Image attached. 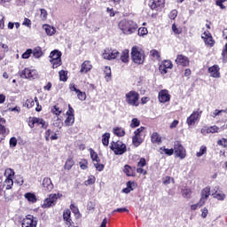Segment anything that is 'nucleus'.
Instances as JSON below:
<instances>
[{
	"instance_id": "nucleus-29",
	"label": "nucleus",
	"mask_w": 227,
	"mask_h": 227,
	"mask_svg": "<svg viewBox=\"0 0 227 227\" xmlns=\"http://www.w3.org/2000/svg\"><path fill=\"white\" fill-rule=\"evenodd\" d=\"M46 35H49V36H52V35H54V33H56V28H54L53 27H51L49 25H44L43 26Z\"/></svg>"
},
{
	"instance_id": "nucleus-28",
	"label": "nucleus",
	"mask_w": 227,
	"mask_h": 227,
	"mask_svg": "<svg viewBox=\"0 0 227 227\" xmlns=\"http://www.w3.org/2000/svg\"><path fill=\"white\" fill-rule=\"evenodd\" d=\"M32 54L34 58H36L38 59L39 58H42V56H43V51H42L41 47L37 46L32 50Z\"/></svg>"
},
{
	"instance_id": "nucleus-47",
	"label": "nucleus",
	"mask_w": 227,
	"mask_h": 227,
	"mask_svg": "<svg viewBox=\"0 0 227 227\" xmlns=\"http://www.w3.org/2000/svg\"><path fill=\"white\" fill-rule=\"evenodd\" d=\"M207 153V146L202 145L200 146V152L197 153V157H202V155H205Z\"/></svg>"
},
{
	"instance_id": "nucleus-41",
	"label": "nucleus",
	"mask_w": 227,
	"mask_h": 227,
	"mask_svg": "<svg viewBox=\"0 0 227 227\" xmlns=\"http://www.w3.org/2000/svg\"><path fill=\"white\" fill-rule=\"evenodd\" d=\"M34 106H35V100L33 98L27 99L25 103V107H27V109H31V107H33Z\"/></svg>"
},
{
	"instance_id": "nucleus-22",
	"label": "nucleus",
	"mask_w": 227,
	"mask_h": 227,
	"mask_svg": "<svg viewBox=\"0 0 227 227\" xmlns=\"http://www.w3.org/2000/svg\"><path fill=\"white\" fill-rule=\"evenodd\" d=\"M91 68H93L91 62L90 60H85L81 66L80 74H88Z\"/></svg>"
},
{
	"instance_id": "nucleus-2",
	"label": "nucleus",
	"mask_w": 227,
	"mask_h": 227,
	"mask_svg": "<svg viewBox=\"0 0 227 227\" xmlns=\"http://www.w3.org/2000/svg\"><path fill=\"white\" fill-rule=\"evenodd\" d=\"M125 101L129 106L137 107L139 106V93L135 90H130L125 95Z\"/></svg>"
},
{
	"instance_id": "nucleus-50",
	"label": "nucleus",
	"mask_w": 227,
	"mask_h": 227,
	"mask_svg": "<svg viewBox=\"0 0 227 227\" xmlns=\"http://www.w3.org/2000/svg\"><path fill=\"white\" fill-rule=\"evenodd\" d=\"M227 0H215L216 6H219L221 10H226V6L223 3H226Z\"/></svg>"
},
{
	"instance_id": "nucleus-38",
	"label": "nucleus",
	"mask_w": 227,
	"mask_h": 227,
	"mask_svg": "<svg viewBox=\"0 0 227 227\" xmlns=\"http://www.w3.org/2000/svg\"><path fill=\"white\" fill-rule=\"evenodd\" d=\"M4 176L6 178H13V176H15V171L12 168H6L4 171Z\"/></svg>"
},
{
	"instance_id": "nucleus-57",
	"label": "nucleus",
	"mask_w": 227,
	"mask_h": 227,
	"mask_svg": "<svg viewBox=\"0 0 227 227\" xmlns=\"http://www.w3.org/2000/svg\"><path fill=\"white\" fill-rule=\"evenodd\" d=\"M172 31L175 33V35H180L182 33V29L176 27V25H172Z\"/></svg>"
},
{
	"instance_id": "nucleus-45",
	"label": "nucleus",
	"mask_w": 227,
	"mask_h": 227,
	"mask_svg": "<svg viewBox=\"0 0 227 227\" xmlns=\"http://www.w3.org/2000/svg\"><path fill=\"white\" fill-rule=\"evenodd\" d=\"M176 17H178V11L174 9L168 14V18L171 19V20H175Z\"/></svg>"
},
{
	"instance_id": "nucleus-12",
	"label": "nucleus",
	"mask_w": 227,
	"mask_h": 227,
	"mask_svg": "<svg viewBox=\"0 0 227 227\" xmlns=\"http://www.w3.org/2000/svg\"><path fill=\"white\" fill-rule=\"evenodd\" d=\"M20 77L22 79H36V70H31L29 68H25L20 73Z\"/></svg>"
},
{
	"instance_id": "nucleus-63",
	"label": "nucleus",
	"mask_w": 227,
	"mask_h": 227,
	"mask_svg": "<svg viewBox=\"0 0 227 227\" xmlns=\"http://www.w3.org/2000/svg\"><path fill=\"white\" fill-rule=\"evenodd\" d=\"M143 130H145V127H140L138 128L135 132V136H141V133L143 132Z\"/></svg>"
},
{
	"instance_id": "nucleus-9",
	"label": "nucleus",
	"mask_w": 227,
	"mask_h": 227,
	"mask_svg": "<svg viewBox=\"0 0 227 227\" xmlns=\"http://www.w3.org/2000/svg\"><path fill=\"white\" fill-rule=\"evenodd\" d=\"M174 152L176 157H179V159H185V157H187V153L185 152V148H184V145H182V143H180V141L175 142Z\"/></svg>"
},
{
	"instance_id": "nucleus-27",
	"label": "nucleus",
	"mask_w": 227,
	"mask_h": 227,
	"mask_svg": "<svg viewBox=\"0 0 227 227\" xmlns=\"http://www.w3.org/2000/svg\"><path fill=\"white\" fill-rule=\"evenodd\" d=\"M143 141H145V139H143V137H141V135H135L132 137V143H133L134 146H136V148H137V146H140L141 144L143 143Z\"/></svg>"
},
{
	"instance_id": "nucleus-55",
	"label": "nucleus",
	"mask_w": 227,
	"mask_h": 227,
	"mask_svg": "<svg viewBox=\"0 0 227 227\" xmlns=\"http://www.w3.org/2000/svg\"><path fill=\"white\" fill-rule=\"evenodd\" d=\"M146 166V160L145 158H141L137 162V168H145Z\"/></svg>"
},
{
	"instance_id": "nucleus-11",
	"label": "nucleus",
	"mask_w": 227,
	"mask_h": 227,
	"mask_svg": "<svg viewBox=\"0 0 227 227\" xmlns=\"http://www.w3.org/2000/svg\"><path fill=\"white\" fill-rule=\"evenodd\" d=\"M28 125L30 129H34L35 125H42V129H47V127L49 126L47 122L43 121V119L38 117L31 118V120L28 122Z\"/></svg>"
},
{
	"instance_id": "nucleus-58",
	"label": "nucleus",
	"mask_w": 227,
	"mask_h": 227,
	"mask_svg": "<svg viewBox=\"0 0 227 227\" xmlns=\"http://www.w3.org/2000/svg\"><path fill=\"white\" fill-rule=\"evenodd\" d=\"M201 207H203V205H201V200H200L199 203L192 205L191 209L192 210H198V207L201 208Z\"/></svg>"
},
{
	"instance_id": "nucleus-21",
	"label": "nucleus",
	"mask_w": 227,
	"mask_h": 227,
	"mask_svg": "<svg viewBox=\"0 0 227 227\" xmlns=\"http://www.w3.org/2000/svg\"><path fill=\"white\" fill-rule=\"evenodd\" d=\"M173 68V63L171 60H164L162 65L160 66L161 74H168V69Z\"/></svg>"
},
{
	"instance_id": "nucleus-43",
	"label": "nucleus",
	"mask_w": 227,
	"mask_h": 227,
	"mask_svg": "<svg viewBox=\"0 0 227 227\" xmlns=\"http://www.w3.org/2000/svg\"><path fill=\"white\" fill-rule=\"evenodd\" d=\"M95 180H96L95 176H90L88 177V180H86L84 184L85 185H93V184H95Z\"/></svg>"
},
{
	"instance_id": "nucleus-61",
	"label": "nucleus",
	"mask_w": 227,
	"mask_h": 227,
	"mask_svg": "<svg viewBox=\"0 0 227 227\" xmlns=\"http://www.w3.org/2000/svg\"><path fill=\"white\" fill-rule=\"evenodd\" d=\"M81 169L88 168V161H80L79 163Z\"/></svg>"
},
{
	"instance_id": "nucleus-54",
	"label": "nucleus",
	"mask_w": 227,
	"mask_h": 227,
	"mask_svg": "<svg viewBox=\"0 0 227 227\" xmlns=\"http://www.w3.org/2000/svg\"><path fill=\"white\" fill-rule=\"evenodd\" d=\"M40 12H41L40 17H41L42 20H47V15H48L47 10L41 9Z\"/></svg>"
},
{
	"instance_id": "nucleus-18",
	"label": "nucleus",
	"mask_w": 227,
	"mask_h": 227,
	"mask_svg": "<svg viewBox=\"0 0 227 227\" xmlns=\"http://www.w3.org/2000/svg\"><path fill=\"white\" fill-rule=\"evenodd\" d=\"M43 187L44 191H48L49 192H51V191L54 189V184H52V180H51V178L49 177H44L43 180Z\"/></svg>"
},
{
	"instance_id": "nucleus-62",
	"label": "nucleus",
	"mask_w": 227,
	"mask_h": 227,
	"mask_svg": "<svg viewBox=\"0 0 227 227\" xmlns=\"http://www.w3.org/2000/svg\"><path fill=\"white\" fill-rule=\"evenodd\" d=\"M135 185H136V184H134V182L129 181L127 183V187L129 188V191H134Z\"/></svg>"
},
{
	"instance_id": "nucleus-60",
	"label": "nucleus",
	"mask_w": 227,
	"mask_h": 227,
	"mask_svg": "<svg viewBox=\"0 0 227 227\" xmlns=\"http://www.w3.org/2000/svg\"><path fill=\"white\" fill-rule=\"evenodd\" d=\"M22 25L27 26V27H31V20L25 18Z\"/></svg>"
},
{
	"instance_id": "nucleus-30",
	"label": "nucleus",
	"mask_w": 227,
	"mask_h": 227,
	"mask_svg": "<svg viewBox=\"0 0 227 227\" xmlns=\"http://www.w3.org/2000/svg\"><path fill=\"white\" fill-rule=\"evenodd\" d=\"M217 191H219V186H215L212 190L214 198H217V200H224V194L217 193Z\"/></svg>"
},
{
	"instance_id": "nucleus-48",
	"label": "nucleus",
	"mask_w": 227,
	"mask_h": 227,
	"mask_svg": "<svg viewBox=\"0 0 227 227\" xmlns=\"http://www.w3.org/2000/svg\"><path fill=\"white\" fill-rule=\"evenodd\" d=\"M6 135H8V129L3 124H0V136L4 137Z\"/></svg>"
},
{
	"instance_id": "nucleus-17",
	"label": "nucleus",
	"mask_w": 227,
	"mask_h": 227,
	"mask_svg": "<svg viewBox=\"0 0 227 227\" xmlns=\"http://www.w3.org/2000/svg\"><path fill=\"white\" fill-rule=\"evenodd\" d=\"M208 196H210V187L207 186L201 191L200 205H205Z\"/></svg>"
},
{
	"instance_id": "nucleus-59",
	"label": "nucleus",
	"mask_w": 227,
	"mask_h": 227,
	"mask_svg": "<svg viewBox=\"0 0 227 227\" xmlns=\"http://www.w3.org/2000/svg\"><path fill=\"white\" fill-rule=\"evenodd\" d=\"M222 113H223L222 110H217V109H215V110L212 113L211 116H212V118H215L216 116H221V114H222Z\"/></svg>"
},
{
	"instance_id": "nucleus-51",
	"label": "nucleus",
	"mask_w": 227,
	"mask_h": 227,
	"mask_svg": "<svg viewBox=\"0 0 227 227\" xmlns=\"http://www.w3.org/2000/svg\"><path fill=\"white\" fill-rule=\"evenodd\" d=\"M145 35H148V29L146 27L138 28V36H145Z\"/></svg>"
},
{
	"instance_id": "nucleus-10",
	"label": "nucleus",
	"mask_w": 227,
	"mask_h": 227,
	"mask_svg": "<svg viewBox=\"0 0 227 227\" xmlns=\"http://www.w3.org/2000/svg\"><path fill=\"white\" fill-rule=\"evenodd\" d=\"M90 159L94 163V166L98 171H104V164H100V158L98 154L93 149H90Z\"/></svg>"
},
{
	"instance_id": "nucleus-56",
	"label": "nucleus",
	"mask_w": 227,
	"mask_h": 227,
	"mask_svg": "<svg viewBox=\"0 0 227 227\" xmlns=\"http://www.w3.org/2000/svg\"><path fill=\"white\" fill-rule=\"evenodd\" d=\"M10 146L11 148H15V146H17V138L15 137H12L11 139H10Z\"/></svg>"
},
{
	"instance_id": "nucleus-31",
	"label": "nucleus",
	"mask_w": 227,
	"mask_h": 227,
	"mask_svg": "<svg viewBox=\"0 0 227 227\" xmlns=\"http://www.w3.org/2000/svg\"><path fill=\"white\" fill-rule=\"evenodd\" d=\"M75 121V117H74V114L67 115L65 124L67 127H71V125H74V122Z\"/></svg>"
},
{
	"instance_id": "nucleus-16",
	"label": "nucleus",
	"mask_w": 227,
	"mask_h": 227,
	"mask_svg": "<svg viewBox=\"0 0 227 227\" xmlns=\"http://www.w3.org/2000/svg\"><path fill=\"white\" fill-rule=\"evenodd\" d=\"M201 38L204 40L206 45L213 47L215 42L214 38H212V35L209 32H204Z\"/></svg>"
},
{
	"instance_id": "nucleus-6",
	"label": "nucleus",
	"mask_w": 227,
	"mask_h": 227,
	"mask_svg": "<svg viewBox=\"0 0 227 227\" xmlns=\"http://www.w3.org/2000/svg\"><path fill=\"white\" fill-rule=\"evenodd\" d=\"M201 114H203V111L198 109L197 111H193L192 114L187 118L186 123L188 127H194L198 121H200V118H201Z\"/></svg>"
},
{
	"instance_id": "nucleus-34",
	"label": "nucleus",
	"mask_w": 227,
	"mask_h": 227,
	"mask_svg": "<svg viewBox=\"0 0 227 227\" xmlns=\"http://www.w3.org/2000/svg\"><path fill=\"white\" fill-rule=\"evenodd\" d=\"M111 137V134L110 133H105L102 136V144L104 145V146H109V139Z\"/></svg>"
},
{
	"instance_id": "nucleus-64",
	"label": "nucleus",
	"mask_w": 227,
	"mask_h": 227,
	"mask_svg": "<svg viewBox=\"0 0 227 227\" xmlns=\"http://www.w3.org/2000/svg\"><path fill=\"white\" fill-rule=\"evenodd\" d=\"M114 212H119V213H123V212H129V209H127L126 207H119V208H117V209H114Z\"/></svg>"
},
{
	"instance_id": "nucleus-19",
	"label": "nucleus",
	"mask_w": 227,
	"mask_h": 227,
	"mask_svg": "<svg viewBox=\"0 0 227 227\" xmlns=\"http://www.w3.org/2000/svg\"><path fill=\"white\" fill-rule=\"evenodd\" d=\"M118 56H120V51L117 50H114L110 53L105 51L103 53L104 59H116Z\"/></svg>"
},
{
	"instance_id": "nucleus-14",
	"label": "nucleus",
	"mask_w": 227,
	"mask_h": 227,
	"mask_svg": "<svg viewBox=\"0 0 227 227\" xmlns=\"http://www.w3.org/2000/svg\"><path fill=\"white\" fill-rule=\"evenodd\" d=\"M166 1L165 0H153L149 6L152 10H155L156 12H160L162 8H164Z\"/></svg>"
},
{
	"instance_id": "nucleus-32",
	"label": "nucleus",
	"mask_w": 227,
	"mask_h": 227,
	"mask_svg": "<svg viewBox=\"0 0 227 227\" xmlns=\"http://www.w3.org/2000/svg\"><path fill=\"white\" fill-rule=\"evenodd\" d=\"M51 113L56 114V116H59L63 113V108L59 107V105H55L51 108Z\"/></svg>"
},
{
	"instance_id": "nucleus-24",
	"label": "nucleus",
	"mask_w": 227,
	"mask_h": 227,
	"mask_svg": "<svg viewBox=\"0 0 227 227\" xmlns=\"http://www.w3.org/2000/svg\"><path fill=\"white\" fill-rule=\"evenodd\" d=\"M215 132H219V127L217 126H211L210 128H203L201 129V134L204 136L206 134H215Z\"/></svg>"
},
{
	"instance_id": "nucleus-25",
	"label": "nucleus",
	"mask_w": 227,
	"mask_h": 227,
	"mask_svg": "<svg viewBox=\"0 0 227 227\" xmlns=\"http://www.w3.org/2000/svg\"><path fill=\"white\" fill-rule=\"evenodd\" d=\"M71 215H72V212L70 211V209H66L64 212H63V219L64 221H66L67 224L68 226H72V218H71Z\"/></svg>"
},
{
	"instance_id": "nucleus-44",
	"label": "nucleus",
	"mask_w": 227,
	"mask_h": 227,
	"mask_svg": "<svg viewBox=\"0 0 227 227\" xmlns=\"http://www.w3.org/2000/svg\"><path fill=\"white\" fill-rule=\"evenodd\" d=\"M160 150H161V152H164L166 155H173V153H175L174 149H168L166 147H161L160 148Z\"/></svg>"
},
{
	"instance_id": "nucleus-42",
	"label": "nucleus",
	"mask_w": 227,
	"mask_h": 227,
	"mask_svg": "<svg viewBox=\"0 0 227 227\" xmlns=\"http://www.w3.org/2000/svg\"><path fill=\"white\" fill-rule=\"evenodd\" d=\"M139 125H141V121H139L137 118L132 119L130 123L131 129H136V127H139Z\"/></svg>"
},
{
	"instance_id": "nucleus-15",
	"label": "nucleus",
	"mask_w": 227,
	"mask_h": 227,
	"mask_svg": "<svg viewBox=\"0 0 227 227\" xmlns=\"http://www.w3.org/2000/svg\"><path fill=\"white\" fill-rule=\"evenodd\" d=\"M219 66L215 65L208 68V73L210 74V77H214L215 79L221 78V73L219 72Z\"/></svg>"
},
{
	"instance_id": "nucleus-5",
	"label": "nucleus",
	"mask_w": 227,
	"mask_h": 227,
	"mask_svg": "<svg viewBox=\"0 0 227 227\" xmlns=\"http://www.w3.org/2000/svg\"><path fill=\"white\" fill-rule=\"evenodd\" d=\"M61 56L62 53L59 50H54L50 53V63L52 64V68L61 67Z\"/></svg>"
},
{
	"instance_id": "nucleus-46",
	"label": "nucleus",
	"mask_w": 227,
	"mask_h": 227,
	"mask_svg": "<svg viewBox=\"0 0 227 227\" xmlns=\"http://www.w3.org/2000/svg\"><path fill=\"white\" fill-rule=\"evenodd\" d=\"M6 189H12L13 187V178H6L5 179Z\"/></svg>"
},
{
	"instance_id": "nucleus-8",
	"label": "nucleus",
	"mask_w": 227,
	"mask_h": 227,
	"mask_svg": "<svg viewBox=\"0 0 227 227\" xmlns=\"http://www.w3.org/2000/svg\"><path fill=\"white\" fill-rule=\"evenodd\" d=\"M38 225V218L33 215H27L22 220V227H36Z\"/></svg>"
},
{
	"instance_id": "nucleus-13",
	"label": "nucleus",
	"mask_w": 227,
	"mask_h": 227,
	"mask_svg": "<svg viewBox=\"0 0 227 227\" xmlns=\"http://www.w3.org/2000/svg\"><path fill=\"white\" fill-rule=\"evenodd\" d=\"M158 98L161 104H166V102H169V100H171V95H169V91H168V90H162L159 92Z\"/></svg>"
},
{
	"instance_id": "nucleus-52",
	"label": "nucleus",
	"mask_w": 227,
	"mask_h": 227,
	"mask_svg": "<svg viewBox=\"0 0 227 227\" xmlns=\"http://www.w3.org/2000/svg\"><path fill=\"white\" fill-rule=\"evenodd\" d=\"M59 74L60 81H63V82H67V80L68 79L67 77V73L64 70H61Z\"/></svg>"
},
{
	"instance_id": "nucleus-1",
	"label": "nucleus",
	"mask_w": 227,
	"mask_h": 227,
	"mask_svg": "<svg viewBox=\"0 0 227 227\" xmlns=\"http://www.w3.org/2000/svg\"><path fill=\"white\" fill-rule=\"evenodd\" d=\"M119 29L122 31L123 35H132L137 31V23L132 20L123 19L118 24Z\"/></svg>"
},
{
	"instance_id": "nucleus-39",
	"label": "nucleus",
	"mask_w": 227,
	"mask_h": 227,
	"mask_svg": "<svg viewBox=\"0 0 227 227\" xmlns=\"http://www.w3.org/2000/svg\"><path fill=\"white\" fill-rule=\"evenodd\" d=\"M74 160L72 158L67 159V160L65 163V169H67L69 171V169H72V167L74 166Z\"/></svg>"
},
{
	"instance_id": "nucleus-23",
	"label": "nucleus",
	"mask_w": 227,
	"mask_h": 227,
	"mask_svg": "<svg viewBox=\"0 0 227 227\" xmlns=\"http://www.w3.org/2000/svg\"><path fill=\"white\" fill-rule=\"evenodd\" d=\"M123 173L127 176H136V167H130L129 165H125L123 168Z\"/></svg>"
},
{
	"instance_id": "nucleus-26",
	"label": "nucleus",
	"mask_w": 227,
	"mask_h": 227,
	"mask_svg": "<svg viewBox=\"0 0 227 227\" xmlns=\"http://www.w3.org/2000/svg\"><path fill=\"white\" fill-rule=\"evenodd\" d=\"M151 141L153 145H160L162 143V137L159 133L153 132L151 136Z\"/></svg>"
},
{
	"instance_id": "nucleus-53",
	"label": "nucleus",
	"mask_w": 227,
	"mask_h": 227,
	"mask_svg": "<svg viewBox=\"0 0 227 227\" xmlns=\"http://www.w3.org/2000/svg\"><path fill=\"white\" fill-rule=\"evenodd\" d=\"M70 209L72 210L73 214H74V215H81V214L79 213V207H75V205L71 204Z\"/></svg>"
},
{
	"instance_id": "nucleus-40",
	"label": "nucleus",
	"mask_w": 227,
	"mask_h": 227,
	"mask_svg": "<svg viewBox=\"0 0 227 227\" xmlns=\"http://www.w3.org/2000/svg\"><path fill=\"white\" fill-rule=\"evenodd\" d=\"M31 54H33V50L32 49H27L21 56L23 59H29L31 57Z\"/></svg>"
},
{
	"instance_id": "nucleus-35",
	"label": "nucleus",
	"mask_w": 227,
	"mask_h": 227,
	"mask_svg": "<svg viewBox=\"0 0 227 227\" xmlns=\"http://www.w3.org/2000/svg\"><path fill=\"white\" fill-rule=\"evenodd\" d=\"M183 198L189 199L191 198V195L192 194V192L190 188H184L181 191Z\"/></svg>"
},
{
	"instance_id": "nucleus-36",
	"label": "nucleus",
	"mask_w": 227,
	"mask_h": 227,
	"mask_svg": "<svg viewBox=\"0 0 227 227\" xmlns=\"http://www.w3.org/2000/svg\"><path fill=\"white\" fill-rule=\"evenodd\" d=\"M122 63H129V50H124L121 55Z\"/></svg>"
},
{
	"instance_id": "nucleus-37",
	"label": "nucleus",
	"mask_w": 227,
	"mask_h": 227,
	"mask_svg": "<svg viewBox=\"0 0 227 227\" xmlns=\"http://www.w3.org/2000/svg\"><path fill=\"white\" fill-rule=\"evenodd\" d=\"M114 133L115 136H118V137H123V136H125V129L121 128H115L114 129Z\"/></svg>"
},
{
	"instance_id": "nucleus-3",
	"label": "nucleus",
	"mask_w": 227,
	"mask_h": 227,
	"mask_svg": "<svg viewBox=\"0 0 227 227\" xmlns=\"http://www.w3.org/2000/svg\"><path fill=\"white\" fill-rule=\"evenodd\" d=\"M110 149L115 155H123L127 152V145L123 142L118 140L113 141L110 145Z\"/></svg>"
},
{
	"instance_id": "nucleus-33",
	"label": "nucleus",
	"mask_w": 227,
	"mask_h": 227,
	"mask_svg": "<svg viewBox=\"0 0 227 227\" xmlns=\"http://www.w3.org/2000/svg\"><path fill=\"white\" fill-rule=\"evenodd\" d=\"M25 198L31 203H36V195L35 193L27 192L25 194Z\"/></svg>"
},
{
	"instance_id": "nucleus-20",
	"label": "nucleus",
	"mask_w": 227,
	"mask_h": 227,
	"mask_svg": "<svg viewBox=\"0 0 227 227\" xmlns=\"http://www.w3.org/2000/svg\"><path fill=\"white\" fill-rule=\"evenodd\" d=\"M176 65H181V67H189V58L184 55H178L176 59Z\"/></svg>"
},
{
	"instance_id": "nucleus-4",
	"label": "nucleus",
	"mask_w": 227,
	"mask_h": 227,
	"mask_svg": "<svg viewBox=\"0 0 227 227\" xmlns=\"http://www.w3.org/2000/svg\"><path fill=\"white\" fill-rule=\"evenodd\" d=\"M131 59L137 65H143V63H145V52L134 46L131 50Z\"/></svg>"
},
{
	"instance_id": "nucleus-49",
	"label": "nucleus",
	"mask_w": 227,
	"mask_h": 227,
	"mask_svg": "<svg viewBox=\"0 0 227 227\" xmlns=\"http://www.w3.org/2000/svg\"><path fill=\"white\" fill-rule=\"evenodd\" d=\"M76 94L79 100H82V101L86 100V92H82L79 90L76 92Z\"/></svg>"
},
{
	"instance_id": "nucleus-7",
	"label": "nucleus",
	"mask_w": 227,
	"mask_h": 227,
	"mask_svg": "<svg viewBox=\"0 0 227 227\" xmlns=\"http://www.w3.org/2000/svg\"><path fill=\"white\" fill-rule=\"evenodd\" d=\"M63 195L60 193H51L49 195L43 204V208H51V207H54L56 205V201H58V198H61Z\"/></svg>"
}]
</instances>
